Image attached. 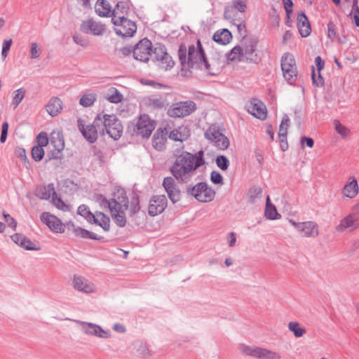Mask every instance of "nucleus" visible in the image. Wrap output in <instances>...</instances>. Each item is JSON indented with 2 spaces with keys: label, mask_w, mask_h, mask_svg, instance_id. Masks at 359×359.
I'll list each match as a JSON object with an SVG mask.
<instances>
[{
  "label": "nucleus",
  "mask_w": 359,
  "mask_h": 359,
  "mask_svg": "<svg viewBox=\"0 0 359 359\" xmlns=\"http://www.w3.org/2000/svg\"><path fill=\"white\" fill-rule=\"evenodd\" d=\"M133 53L137 60L147 62L153 53L151 42L147 39H142L133 48Z\"/></svg>",
  "instance_id": "11"
},
{
  "label": "nucleus",
  "mask_w": 359,
  "mask_h": 359,
  "mask_svg": "<svg viewBox=\"0 0 359 359\" xmlns=\"http://www.w3.org/2000/svg\"><path fill=\"white\" fill-rule=\"evenodd\" d=\"M163 187L173 203H176L180 200V193L179 189L175 188L173 181H163Z\"/></svg>",
  "instance_id": "32"
},
{
  "label": "nucleus",
  "mask_w": 359,
  "mask_h": 359,
  "mask_svg": "<svg viewBox=\"0 0 359 359\" xmlns=\"http://www.w3.org/2000/svg\"><path fill=\"white\" fill-rule=\"evenodd\" d=\"M20 246L28 250H38L39 248L37 244L31 241L30 240L25 238L22 243H20Z\"/></svg>",
  "instance_id": "50"
},
{
  "label": "nucleus",
  "mask_w": 359,
  "mask_h": 359,
  "mask_svg": "<svg viewBox=\"0 0 359 359\" xmlns=\"http://www.w3.org/2000/svg\"><path fill=\"white\" fill-rule=\"evenodd\" d=\"M56 194L52 184H40L35 190V195L41 200H48Z\"/></svg>",
  "instance_id": "26"
},
{
  "label": "nucleus",
  "mask_w": 359,
  "mask_h": 359,
  "mask_svg": "<svg viewBox=\"0 0 359 359\" xmlns=\"http://www.w3.org/2000/svg\"><path fill=\"white\" fill-rule=\"evenodd\" d=\"M300 143L303 149L304 145H306L309 148H312L314 145V140L310 137L303 136L301 137Z\"/></svg>",
  "instance_id": "57"
},
{
  "label": "nucleus",
  "mask_w": 359,
  "mask_h": 359,
  "mask_svg": "<svg viewBox=\"0 0 359 359\" xmlns=\"http://www.w3.org/2000/svg\"><path fill=\"white\" fill-rule=\"evenodd\" d=\"M25 95V90L23 88H20L15 90L13 93L12 104L13 107H17L19 104L22 102Z\"/></svg>",
  "instance_id": "43"
},
{
  "label": "nucleus",
  "mask_w": 359,
  "mask_h": 359,
  "mask_svg": "<svg viewBox=\"0 0 359 359\" xmlns=\"http://www.w3.org/2000/svg\"><path fill=\"white\" fill-rule=\"evenodd\" d=\"M37 147L43 148L48 144V135L45 132H41L36 137Z\"/></svg>",
  "instance_id": "48"
},
{
  "label": "nucleus",
  "mask_w": 359,
  "mask_h": 359,
  "mask_svg": "<svg viewBox=\"0 0 359 359\" xmlns=\"http://www.w3.org/2000/svg\"><path fill=\"white\" fill-rule=\"evenodd\" d=\"M158 50L162 53V55H158V68L168 71L173 68L175 65V62L172 57L167 53L165 46L158 43Z\"/></svg>",
  "instance_id": "18"
},
{
  "label": "nucleus",
  "mask_w": 359,
  "mask_h": 359,
  "mask_svg": "<svg viewBox=\"0 0 359 359\" xmlns=\"http://www.w3.org/2000/svg\"><path fill=\"white\" fill-rule=\"evenodd\" d=\"M248 111L252 115L260 120L266 119L267 116V110L265 104L263 102L257 99H254Z\"/></svg>",
  "instance_id": "24"
},
{
  "label": "nucleus",
  "mask_w": 359,
  "mask_h": 359,
  "mask_svg": "<svg viewBox=\"0 0 359 359\" xmlns=\"http://www.w3.org/2000/svg\"><path fill=\"white\" fill-rule=\"evenodd\" d=\"M52 202L57 208L62 211L69 210V206L66 205L60 198L57 197L56 194L52 197Z\"/></svg>",
  "instance_id": "49"
},
{
  "label": "nucleus",
  "mask_w": 359,
  "mask_h": 359,
  "mask_svg": "<svg viewBox=\"0 0 359 359\" xmlns=\"http://www.w3.org/2000/svg\"><path fill=\"white\" fill-rule=\"evenodd\" d=\"M41 50L36 43H32L30 46V57L32 59H36L40 57Z\"/></svg>",
  "instance_id": "51"
},
{
  "label": "nucleus",
  "mask_w": 359,
  "mask_h": 359,
  "mask_svg": "<svg viewBox=\"0 0 359 359\" xmlns=\"http://www.w3.org/2000/svg\"><path fill=\"white\" fill-rule=\"evenodd\" d=\"M242 44L243 58H240L239 62L259 64L262 59L256 53L258 39L256 36H251L242 41Z\"/></svg>",
  "instance_id": "6"
},
{
  "label": "nucleus",
  "mask_w": 359,
  "mask_h": 359,
  "mask_svg": "<svg viewBox=\"0 0 359 359\" xmlns=\"http://www.w3.org/2000/svg\"><path fill=\"white\" fill-rule=\"evenodd\" d=\"M205 137L212 142L216 147L221 150L226 149L229 146V140L221 131L216 124H212L205 132Z\"/></svg>",
  "instance_id": "7"
},
{
  "label": "nucleus",
  "mask_w": 359,
  "mask_h": 359,
  "mask_svg": "<svg viewBox=\"0 0 359 359\" xmlns=\"http://www.w3.org/2000/svg\"><path fill=\"white\" fill-rule=\"evenodd\" d=\"M205 163L203 150H200L196 154L184 151L176 157L170 170L175 180H183V177L191 176Z\"/></svg>",
  "instance_id": "3"
},
{
  "label": "nucleus",
  "mask_w": 359,
  "mask_h": 359,
  "mask_svg": "<svg viewBox=\"0 0 359 359\" xmlns=\"http://www.w3.org/2000/svg\"><path fill=\"white\" fill-rule=\"evenodd\" d=\"M189 194L202 203L212 201L215 196V189L205 182H200L187 189Z\"/></svg>",
  "instance_id": "5"
},
{
  "label": "nucleus",
  "mask_w": 359,
  "mask_h": 359,
  "mask_svg": "<svg viewBox=\"0 0 359 359\" xmlns=\"http://www.w3.org/2000/svg\"><path fill=\"white\" fill-rule=\"evenodd\" d=\"M297 27L302 37L306 38L311 34V27L306 13L300 11L297 15Z\"/></svg>",
  "instance_id": "20"
},
{
  "label": "nucleus",
  "mask_w": 359,
  "mask_h": 359,
  "mask_svg": "<svg viewBox=\"0 0 359 359\" xmlns=\"http://www.w3.org/2000/svg\"><path fill=\"white\" fill-rule=\"evenodd\" d=\"M102 122L106 133L114 140L119 139L123 133V126L115 115L107 114L103 112L97 114L95 123Z\"/></svg>",
  "instance_id": "4"
},
{
  "label": "nucleus",
  "mask_w": 359,
  "mask_h": 359,
  "mask_svg": "<svg viewBox=\"0 0 359 359\" xmlns=\"http://www.w3.org/2000/svg\"><path fill=\"white\" fill-rule=\"evenodd\" d=\"M8 130V123L7 122H5L3 123V125L1 126V135L0 137V141L1 143L5 142V141L6 140Z\"/></svg>",
  "instance_id": "61"
},
{
  "label": "nucleus",
  "mask_w": 359,
  "mask_h": 359,
  "mask_svg": "<svg viewBox=\"0 0 359 359\" xmlns=\"http://www.w3.org/2000/svg\"><path fill=\"white\" fill-rule=\"evenodd\" d=\"M280 67L283 72L288 73V71L296 67L294 56L290 53H285L281 57Z\"/></svg>",
  "instance_id": "30"
},
{
  "label": "nucleus",
  "mask_w": 359,
  "mask_h": 359,
  "mask_svg": "<svg viewBox=\"0 0 359 359\" xmlns=\"http://www.w3.org/2000/svg\"><path fill=\"white\" fill-rule=\"evenodd\" d=\"M44 156V150L43 148L34 146L32 149V156L36 161H41Z\"/></svg>",
  "instance_id": "47"
},
{
  "label": "nucleus",
  "mask_w": 359,
  "mask_h": 359,
  "mask_svg": "<svg viewBox=\"0 0 359 359\" xmlns=\"http://www.w3.org/2000/svg\"><path fill=\"white\" fill-rule=\"evenodd\" d=\"M217 165L222 170H226L229 166V160L224 155H219L215 159Z\"/></svg>",
  "instance_id": "44"
},
{
  "label": "nucleus",
  "mask_w": 359,
  "mask_h": 359,
  "mask_svg": "<svg viewBox=\"0 0 359 359\" xmlns=\"http://www.w3.org/2000/svg\"><path fill=\"white\" fill-rule=\"evenodd\" d=\"M283 74L287 83L290 85H293L295 83L297 76V67H293V69L289 70L287 74L283 72Z\"/></svg>",
  "instance_id": "45"
},
{
  "label": "nucleus",
  "mask_w": 359,
  "mask_h": 359,
  "mask_svg": "<svg viewBox=\"0 0 359 359\" xmlns=\"http://www.w3.org/2000/svg\"><path fill=\"white\" fill-rule=\"evenodd\" d=\"M62 109V102L57 97L51 98L46 106V111L51 116H55Z\"/></svg>",
  "instance_id": "29"
},
{
  "label": "nucleus",
  "mask_w": 359,
  "mask_h": 359,
  "mask_svg": "<svg viewBox=\"0 0 359 359\" xmlns=\"http://www.w3.org/2000/svg\"><path fill=\"white\" fill-rule=\"evenodd\" d=\"M287 135V128L283 126H280L278 136L280 142V147L283 151H285L288 149Z\"/></svg>",
  "instance_id": "38"
},
{
  "label": "nucleus",
  "mask_w": 359,
  "mask_h": 359,
  "mask_svg": "<svg viewBox=\"0 0 359 359\" xmlns=\"http://www.w3.org/2000/svg\"><path fill=\"white\" fill-rule=\"evenodd\" d=\"M13 41L12 39L5 40L2 44V50H1V56L4 58H6L8 55V53L11 49L12 46Z\"/></svg>",
  "instance_id": "54"
},
{
  "label": "nucleus",
  "mask_w": 359,
  "mask_h": 359,
  "mask_svg": "<svg viewBox=\"0 0 359 359\" xmlns=\"http://www.w3.org/2000/svg\"><path fill=\"white\" fill-rule=\"evenodd\" d=\"M102 122L95 123V119L92 124L86 126L81 118L78 120L79 128L83 137L90 142L96 141L98 137V129Z\"/></svg>",
  "instance_id": "12"
},
{
  "label": "nucleus",
  "mask_w": 359,
  "mask_h": 359,
  "mask_svg": "<svg viewBox=\"0 0 359 359\" xmlns=\"http://www.w3.org/2000/svg\"><path fill=\"white\" fill-rule=\"evenodd\" d=\"M334 126L337 132L340 134L342 137H346L348 134V130L346 127L342 125L339 121L334 120Z\"/></svg>",
  "instance_id": "52"
},
{
  "label": "nucleus",
  "mask_w": 359,
  "mask_h": 359,
  "mask_svg": "<svg viewBox=\"0 0 359 359\" xmlns=\"http://www.w3.org/2000/svg\"><path fill=\"white\" fill-rule=\"evenodd\" d=\"M247 8L246 0H232L230 5L225 6L224 12V18H233L236 11L244 13Z\"/></svg>",
  "instance_id": "22"
},
{
  "label": "nucleus",
  "mask_w": 359,
  "mask_h": 359,
  "mask_svg": "<svg viewBox=\"0 0 359 359\" xmlns=\"http://www.w3.org/2000/svg\"><path fill=\"white\" fill-rule=\"evenodd\" d=\"M290 222L294 226L301 236L304 237H314L318 234V225L313 222H295L290 220Z\"/></svg>",
  "instance_id": "15"
},
{
  "label": "nucleus",
  "mask_w": 359,
  "mask_h": 359,
  "mask_svg": "<svg viewBox=\"0 0 359 359\" xmlns=\"http://www.w3.org/2000/svg\"><path fill=\"white\" fill-rule=\"evenodd\" d=\"M154 128V122L146 114L141 115L132 126L133 132L142 137H149Z\"/></svg>",
  "instance_id": "9"
},
{
  "label": "nucleus",
  "mask_w": 359,
  "mask_h": 359,
  "mask_svg": "<svg viewBox=\"0 0 359 359\" xmlns=\"http://www.w3.org/2000/svg\"><path fill=\"white\" fill-rule=\"evenodd\" d=\"M128 11V4L124 1H118L116 4L114 8H112L111 15L112 22L114 23V22H121L122 20L126 19Z\"/></svg>",
  "instance_id": "23"
},
{
  "label": "nucleus",
  "mask_w": 359,
  "mask_h": 359,
  "mask_svg": "<svg viewBox=\"0 0 359 359\" xmlns=\"http://www.w3.org/2000/svg\"><path fill=\"white\" fill-rule=\"evenodd\" d=\"M73 39L76 43L79 44L82 46H86L88 45L87 41L78 34H75Z\"/></svg>",
  "instance_id": "64"
},
{
  "label": "nucleus",
  "mask_w": 359,
  "mask_h": 359,
  "mask_svg": "<svg viewBox=\"0 0 359 359\" xmlns=\"http://www.w3.org/2000/svg\"><path fill=\"white\" fill-rule=\"evenodd\" d=\"M106 99L111 103L117 104L123 100V96L116 88L111 87L107 90Z\"/></svg>",
  "instance_id": "37"
},
{
  "label": "nucleus",
  "mask_w": 359,
  "mask_h": 359,
  "mask_svg": "<svg viewBox=\"0 0 359 359\" xmlns=\"http://www.w3.org/2000/svg\"><path fill=\"white\" fill-rule=\"evenodd\" d=\"M241 351L249 356H253L261 359H280V355L276 352L258 348V347H250L248 346H241Z\"/></svg>",
  "instance_id": "10"
},
{
  "label": "nucleus",
  "mask_w": 359,
  "mask_h": 359,
  "mask_svg": "<svg viewBox=\"0 0 359 359\" xmlns=\"http://www.w3.org/2000/svg\"><path fill=\"white\" fill-rule=\"evenodd\" d=\"M196 110V104L194 101H181L172 104L168 110L170 117L180 118L187 116Z\"/></svg>",
  "instance_id": "8"
},
{
  "label": "nucleus",
  "mask_w": 359,
  "mask_h": 359,
  "mask_svg": "<svg viewBox=\"0 0 359 359\" xmlns=\"http://www.w3.org/2000/svg\"><path fill=\"white\" fill-rule=\"evenodd\" d=\"M95 12L100 17H111L112 7L106 0H97L95 4Z\"/></svg>",
  "instance_id": "27"
},
{
  "label": "nucleus",
  "mask_w": 359,
  "mask_h": 359,
  "mask_svg": "<svg viewBox=\"0 0 359 359\" xmlns=\"http://www.w3.org/2000/svg\"><path fill=\"white\" fill-rule=\"evenodd\" d=\"M81 29L86 33L101 35L105 32V25L92 19L85 20L81 25Z\"/></svg>",
  "instance_id": "19"
},
{
  "label": "nucleus",
  "mask_w": 359,
  "mask_h": 359,
  "mask_svg": "<svg viewBox=\"0 0 359 359\" xmlns=\"http://www.w3.org/2000/svg\"><path fill=\"white\" fill-rule=\"evenodd\" d=\"M191 135L190 130L187 126H180L177 128L171 130L169 138L175 142H184Z\"/></svg>",
  "instance_id": "25"
},
{
  "label": "nucleus",
  "mask_w": 359,
  "mask_h": 359,
  "mask_svg": "<svg viewBox=\"0 0 359 359\" xmlns=\"http://www.w3.org/2000/svg\"><path fill=\"white\" fill-rule=\"evenodd\" d=\"M335 25L330 21L327 23V37L330 39H334L336 35Z\"/></svg>",
  "instance_id": "60"
},
{
  "label": "nucleus",
  "mask_w": 359,
  "mask_h": 359,
  "mask_svg": "<svg viewBox=\"0 0 359 359\" xmlns=\"http://www.w3.org/2000/svg\"><path fill=\"white\" fill-rule=\"evenodd\" d=\"M359 191L357 181H350L343 188L342 193L344 196L353 198L355 197Z\"/></svg>",
  "instance_id": "33"
},
{
  "label": "nucleus",
  "mask_w": 359,
  "mask_h": 359,
  "mask_svg": "<svg viewBox=\"0 0 359 359\" xmlns=\"http://www.w3.org/2000/svg\"><path fill=\"white\" fill-rule=\"evenodd\" d=\"M167 206V201L165 196L158 197V213L163 211Z\"/></svg>",
  "instance_id": "63"
},
{
  "label": "nucleus",
  "mask_w": 359,
  "mask_h": 359,
  "mask_svg": "<svg viewBox=\"0 0 359 359\" xmlns=\"http://www.w3.org/2000/svg\"><path fill=\"white\" fill-rule=\"evenodd\" d=\"M233 25L236 27L238 34L242 36L241 41H244L248 39L247 36L248 30L244 17H239V19L236 20V22H233Z\"/></svg>",
  "instance_id": "40"
},
{
  "label": "nucleus",
  "mask_w": 359,
  "mask_h": 359,
  "mask_svg": "<svg viewBox=\"0 0 359 359\" xmlns=\"http://www.w3.org/2000/svg\"><path fill=\"white\" fill-rule=\"evenodd\" d=\"M78 213L88 219H90L93 214L88 210L86 206L81 205L78 208Z\"/></svg>",
  "instance_id": "59"
},
{
  "label": "nucleus",
  "mask_w": 359,
  "mask_h": 359,
  "mask_svg": "<svg viewBox=\"0 0 359 359\" xmlns=\"http://www.w3.org/2000/svg\"><path fill=\"white\" fill-rule=\"evenodd\" d=\"M284 8L285 10L286 15L289 18L293 11L294 4L292 0H283Z\"/></svg>",
  "instance_id": "56"
},
{
  "label": "nucleus",
  "mask_w": 359,
  "mask_h": 359,
  "mask_svg": "<svg viewBox=\"0 0 359 359\" xmlns=\"http://www.w3.org/2000/svg\"><path fill=\"white\" fill-rule=\"evenodd\" d=\"M148 213L149 215L154 217L157 215V200L156 197L154 196L149 201V206H148Z\"/></svg>",
  "instance_id": "53"
},
{
  "label": "nucleus",
  "mask_w": 359,
  "mask_h": 359,
  "mask_svg": "<svg viewBox=\"0 0 359 359\" xmlns=\"http://www.w3.org/2000/svg\"><path fill=\"white\" fill-rule=\"evenodd\" d=\"M74 233L76 236L82 238H90L93 240H99L102 237L92 231H89L86 229H84L79 226H74L73 229Z\"/></svg>",
  "instance_id": "35"
},
{
  "label": "nucleus",
  "mask_w": 359,
  "mask_h": 359,
  "mask_svg": "<svg viewBox=\"0 0 359 359\" xmlns=\"http://www.w3.org/2000/svg\"><path fill=\"white\" fill-rule=\"evenodd\" d=\"M82 330L88 335H95L100 338H108L110 337V332L109 331L104 330L97 325L81 322L80 323Z\"/></svg>",
  "instance_id": "21"
},
{
  "label": "nucleus",
  "mask_w": 359,
  "mask_h": 359,
  "mask_svg": "<svg viewBox=\"0 0 359 359\" xmlns=\"http://www.w3.org/2000/svg\"><path fill=\"white\" fill-rule=\"evenodd\" d=\"M359 227L358 216L350 214L342 218L335 229L338 232L352 231Z\"/></svg>",
  "instance_id": "16"
},
{
  "label": "nucleus",
  "mask_w": 359,
  "mask_h": 359,
  "mask_svg": "<svg viewBox=\"0 0 359 359\" xmlns=\"http://www.w3.org/2000/svg\"><path fill=\"white\" fill-rule=\"evenodd\" d=\"M178 56L182 67L187 65L191 69L196 67L201 70L204 69L208 74L215 75L211 72L210 65L199 39L197 40L196 47L191 44L188 49L184 43H181L178 49Z\"/></svg>",
  "instance_id": "2"
},
{
  "label": "nucleus",
  "mask_w": 359,
  "mask_h": 359,
  "mask_svg": "<svg viewBox=\"0 0 359 359\" xmlns=\"http://www.w3.org/2000/svg\"><path fill=\"white\" fill-rule=\"evenodd\" d=\"M94 223L101 226L104 231H109L110 227V220L102 212H98L92 215Z\"/></svg>",
  "instance_id": "34"
},
{
  "label": "nucleus",
  "mask_w": 359,
  "mask_h": 359,
  "mask_svg": "<svg viewBox=\"0 0 359 359\" xmlns=\"http://www.w3.org/2000/svg\"><path fill=\"white\" fill-rule=\"evenodd\" d=\"M50 144L57 151H61L65 148V142L61 131L53 130L50 135Z\"/></svg>",
  "instance_id": "31"
},
{
  "label": "nucleus",
  "mask_w": 359,
  "mask_h": 359,
  "mask_svg": "<svg viewBox=\"0 0 359 359\" xmlns=\"http://www.w3.org/2000/svg\"><path fill=\"white\" fill-rule=\"evenodd\" d=\"M97 98L95 93H86L81 96L79 104L83 107H89L93 105Z\"/></svg>",
  "instance_id": "42"
},
{
  "label": "nucleus",
  "mask_w": 359,
  "mask_h": 359,
  "mask_svg": "<svg viewBox=\"0 0 359 359\" xmlns=\"http://www.w3.org/2000/svg\"><path fill=\"white\" fill-rule=\"evenodd\" d=\"M243 50L239 45L235 46L227 54L226 58L228 61L233 62L237 60L239 62L240 58H243Z\"/></svg>",
  "instance_id": "41"
},
{
  "label": "nucleus",
  "mask_w": 359,
  "mask_h": 359,
  "mask_svg": "<svg viewBox=\"0 0 359 359\" xmlns=\"http://www.w3.org/2000/svg\"><path fill=\"white\" fill-rule=\"evenodd\" d=\"M311 79L312 83L314 86L316 87H322L324 85V79L321 75L320 72L318 73V77L316 76L315 67L312 66V72H311Z\"/></svg>",
  "instance_id": "46"
},
{
  "label": "nucleus",
  "mask_w": 359,
  "mask_h": 359,
  "mask_svg": "<svg viewBox=\"0 0 359 359\" xmlns=\"http://www.w3.org/2000/svg\"><path fill=\"white\" fill-rule=\"evenodd\" d=\"M265 216L269 219H277L280 217V215L278 213L276 208L270 201V197H266Z\"/></svg>",
  "instance_id": "36"
},
{
  "label": "nucleus",
  "mask_w": 359,
  "mask_h": 359,
  "mask_svg": "<svg viewBox=\"0 0 359 359\" xmlns=\"http://www.w3.org/2000/svg\"><path fill=\"white\" fill-rule=\"evenodd\" d=\"M113 24L116 34L123 37L132 36L137 29L135 22L128 18L122 20L121 22H114Z\"/></svg>",
  "instance_id": "13"
},
{
  "label": "nucleus",
  "mask_w": 359,
  "mask_h": 359,
  "mask_svg": "<svg viewBox=\"0 0 359 359\" xmlns=\"http://www.w3.org/2000/svg\"><path fill=\"white\" fill-rule=\"evenodd\" d=\"M41 221L55 233H63L65 231V225L53 215L49 212H43L41 216Z\"/></svg>",
  "instance_id": "14"
},
{
  "label": "nucleus",
  "mask_w": 359,
  "mask_h": 359,
  "mask_svg": "<svg viewBox=\"0 0 359 359\" xmlns=\"http://www.w3.org/2000/svg\"><path fill=\"white\" fill-rule=\"evenodd\" d=\"M231 39V32L225 28L217 30L212 36V40L220 45H226L230 43Z\"/></svg>",
  "instance_id": "28"
},
{
  "label": "nucleus",
  "mask_w": 359,
  "mask_h": 359,
  "mask_svg": "<svg viewBox=\"0 0 359 359\" xmlns=\"http://www.w3.org/2000/svg\"><path fill=\"white\" fill-rule=\"evenodd\" d=\"M3 215L6 222L8 224V226L11 227L13 230H15L17 227L16 220L13 217H12L9 214H6V212H4Z\"/></svg>",
  "instance_id": "55"
},
{
  "label": "nucleus",
  "mask_w": 359,
  "mask_h": 359,
  "mask_svg": "<svg viewBox=\"0 0 359 359\" xmlns=\"http://www.w3.org/2000/svg\"><path fill=\"white\" fill-rule=\"evenodd\" d=\"M15 155L19 158L22 161L26 162L27 161V154L26 151L23 148L21 147H17L15 149Z\"/></svg>",
  "instance_id": "58"
},
{
  "label": "nucleus",
  "mask_w": 359,
  "mask_h": 359,
  "mask_svg": "<svg viewBox=\"0 0 359 359\" xmlns=\"http://www.w3.org/2000/svg\"><path fill=\"white\" fill-rule=\"evenodd\" d=\"M103 205H107L112 219L120 227H123L126 224L125 213L121 210L122 205L132 215L135 214L140 209L138 195L135 192L127 195L123 189H118L114 194V198L104 201Z\"/></svg>",
  "instance_id": "1"
},
{
  "label": "nucleus",
  "mask_w": 359,
  "mask_h": 359,
  "mask_svg": "<svg viewBox=\"0 0 359 359\" xmlns=\"http://www.w3.org/2000/svg\"><path fill=\"white\" fill-rule=\"evenodd\" d=\"M288 329L297 338L303 337L306 332V328L296 321L290 322L288 323Z\"/></svg>",
  "instance_id": "39"
},
{
  "label": "nucleus",
  "mask_w": 359,
  "mask_h": 359,
  "mask_svg": "<svg viewBox=\"0 0 359 359\" xmlns=\"http://www.w3.org/2000/svg\"><path fill=\"white\" fill-rule=\"evenodd\" d=\"M315 63L318 70V73H320L324 69L325 61L324 60L322 59L320 56H317L315 58Z\"/></svg>",
  "instance_id": "62"
},
{
  "label": "nucleus",
  "mask_w": 359,
  "mask_h": 359,
  "mask_svg": "<svg viewBox=\"0 0 359 359\" xmlns=\"http://www.w3.org/2000/svg\"><path fill=\"white\" fill-rule=\"evenodd\" d=\"M73 287L76 290L85 293L95 292L97 289L94 283L81 276L75 275L73 279Z\"/></svg>",
  "instance_id": "17"
}]
</instances>
